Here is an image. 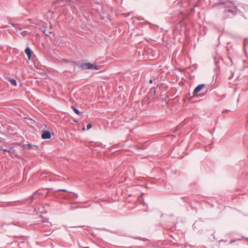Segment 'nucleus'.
Returning <instances> with one entry per match:
<instances>
[{"label": "nucleus", "instance_id": "nucleus-1", "mask_svg": "<svg viewBox=\"0 0 248 248\" xmlns=\"http://www.w3.org/2000/svg\"><path fill=\"white\" fill-rule=\"evenodd\" d=\"M237 14V9L235 8L225 7L223 11V17L224 19L232 18Z\"/></svg>", "mask_w": 248, "mask_h": 248}, {"label": "nucleus", "instance_id": "nucleus-2", "mask_svg": "<svg viewBox=\"0 0 248 248\" xmlns=\"http://www.w3.org/2000/svg\"><path fill=\"white\" fill-rule=\"evenodd\" d=\"M82 69H92L97 70L99 67L97 65H94L91 63H82L81 66Z\"/></svg>", "mask_w": 248, "mask_h": 248}, {"label": "nucleus", "instance_id": "nucleus-3", "mask_svg": "<svg viewBox=\"0 0 248 248\" xmlns=\"http://www.w3.org/2000/svg\"><path fill=\"white\" fill-rule=\"evenodd\" d=\"M41 137L44 140L50 139L51 137V135L49 131L44 130Z\"/></svg>", "mask_w": 248, "mask_h": 248}, {"label": "nucleus", "instance_id": "nucleus-4", "mask_svg": "<svg viewBox=\"0 0 248 248\" xmlns=\"http://www.w3.org/2000/svg\"><path fill=\"white\" fill-rule=\"evenodd\" d=\"M205 86L204 84H200L197 86L193 91V95H196L198 93H199L203 88Z\"/></svg>", "mask_w": 248, "mask_h": 248}, {"label": "nucleus", "instance_id": "nucleus-5", "mask_svg": "<svg viewBox=\"0 0 248 248\" xmlns=\"http://www.w3.org/2000/svg\"><path fill=\"white\" fill-rule=\"evenodd\" d=\"M25 52L27 54L28 59L31 60V57L32 50L30 47H27L25 50Z\"/></svg>", "mask_w": 248, "mask_h": 248}, {"label": "nucleus", "instance_id": "nucleus-6", "mask_svg": "<svg viewBox=\"0 0 248 248\" xmlns=\"http://www.w3.org/2000/svg\"><path fill=\"white\" fill-rule=\"evenodd\" d=\"M33 147L36 148V149H38L37 145H32L31 144H28L27 145H24L22 146V148L23 149H32Z\"/></svg>", "mask_w": 248, "mask_h": 248}, {"label": "nucleus", "instance_id": "nucleus-7", "mask_svg": "<svg viewBox=\"0 0 248 248\" xmlns=\"http://www.w3.org/2000/svg\"><path fill=\"white\" fill-rule=\"evenodd\" d=\"M71 108L78 115H80L82 113V112L79 111L75 106H72Z\"/></svg>", "mask_w": 248, "mask_h": 248}, {"label": "nucleus", "instance_id": "nucleus-8", "mask_svg": "<svg viewBox=\"0 0 248 248\" xmlns=\"http://www.w3.org/2000/svg\"><path fill=\"white\" fill-rule=\"evenodd\" d=\"M14 148L10 147L7 149H3L0 146V150H2L5 152H8L10 153L12 152V151L13 150Z\"/></svg>", "mask_w": 248, "mask_h": 248}, {"label": "nucleus", "instance_id": "nucleus-9", "mask_svg": "<svg viewBox=\"0 0 248 248\" xmlns=\"http://www.w3.org/2000/svg\"><path fill=\"white\" fill-rule=\"evenodd\" d=\"M8 80L14 86H16L17 82L16 79L11 78H8Z\"/></svg>", "mask_w": 248, "mask_h": 248}, {"label": "nucleus", "instance_id": "nucleus-10", "mask_svg": "<svg viewBox=\"0 0 248 248\" xmlns=\"http://www.w3.org/2000/svg\"><path fill=\"white\" fill-rule=\"evenodd\" d=\"M50 205L49 203L46 204L45 206V208L46 209V210L42 211L41 212L46 213L48 211V209L50 208Z\"/></svg>", "mask_w": 248, "mask_h": 248}, {"label": "nucleus", "instance_id": "nucleus-11", "mask_svg": "<svg viewBox=\"0 0 248 248\" xmlns=\"http://www.w3.org/2000/svg\"><path fill=\"white\" fill-rule=\"evenodd\" d=\"M244 45L245 46V48H246V46L247 45H248V39H245L244 42Z\"/></svg>", "mask_w": 248, "mask_h": 248}, {"label": "nucleus", "instance_id": "nucleus-12", "mask_svg": "<svg viewBox=\"0 0 248 248\" xmlns=\"http://www.w3.org/2000/svg\"><path fill=\"white\" fill-rule=\"evenodd\" d=\"M92 127V124H87V130L90 129Z\"/></svg>", "mask_w": 248, "mask_h": 248}, {"label": "nucleus", "instance_id": "nucleus-13", "mask_svg": "<svg viewBox=\"0 0 248 248\" xmlns=\"http://www.w3.org/2000/svg\"><path fill=\"white\" fill-rule=\"evenodd\" d=\"M9 24H10L12 25L13 26H14V23L11 22H9Z\"/></svg>", "mask_w": 248, "mask_h": 248}, {"label": "nucleus", "instance_id": "nucleus-14", "mask_svg": "<svg viewBox=\"0 0 248 248\" xmlns=\"http://www.w3.org/2000/svg\"><path fill=\"white\" fill-rule=\"evenodd\" d=\"M149 83H153V80L152 79H150Z\"/></svg>", "mask_w": 248, "mask_h": 248}, {"label": "nucleus", "instance_id": "nucleus-15", "mask_svg": "<svg viewBox=\"0 0 248 248\" xmlns=\"http://www.w3.org/2000/svg\"><path fill=\"white\" fill-rule=\"evenodd\" d=\"M59 190H60V191H66V190L65 189H60Z\"/></svg>", "mask_w": 248, "mask_h": 248}, {"label": "nucleus", "instance_id": "nucleus-16", "mask_svg": "<svg viewBox=\"0 0 248 248\" xmlns=\"http://www.w3.org/2000/svg\"><path fill=\"white\" fill-rule=\"evenodd\" d=\"M152 89L153 90V91H154V92H155V87L152 88Z\"/></svg>", "mask_w": 248, "mask_h": 248}, {"label": "nucleus", "instance_id": "nucleus-17", "mask_svg": "<svg viewBox=\"0 0 248 248\" xmlns=\"http://www.w3.org/2000/svg\"><path fill=\"white\" fill-rule=\"evenodd\" d=\"M152 89L153 90V91H154V92H155V87L152 88Z\"/></svg>", "mask_w": 248, "mask_h": 248}]
</instances>
